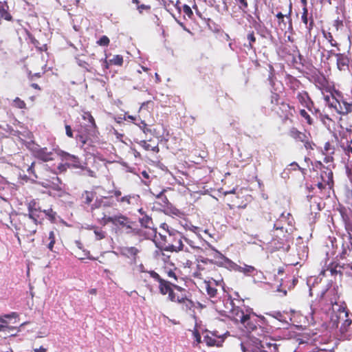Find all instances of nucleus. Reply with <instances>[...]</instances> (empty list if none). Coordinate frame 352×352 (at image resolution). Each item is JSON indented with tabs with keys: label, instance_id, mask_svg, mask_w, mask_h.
<instances>
[{
	"label": "nucleus",
	"instance_id": "nucleus-55",
	"mask_svg": "<svg viewBox=\"0 0 352 352\" xmlns=\"http://www.w3.org/2000/svg\"><path fill=\"white\" fill-rule=\"evenodd\" d=\"M192 335L195 339L193 344L197 346L201 342V335L197 330H195L192 332Z\"/></svg>",
	"mask_w": 352,
	"mask_h": 352
},
{
	"label": "nucleus",
	"instance_id": "nucleus-61",
	"mask_svg": "<svg viewBox=\"0 0 352 352\" xmlns=\"http://www.w3.org/2000/svg\"><path fill=\"white\" fill-rule=\"evenodd\" d=\"M183 12L187 15L189 18H191L193 16V12L190 8V7L188 5L183 6Z\"/></svg>",
	"mask_w": 352,
	"mask_h": 352
},
{
	"label": "nucleus",
	"instance_id": "nucleus-53",
	"mask_svg": "<svg viewBox=\"0 0 352 352\" xmlns=\"http://www.w3.org/2000/svg\"><path fill=\"white\" fill-rule=\"evenodd\" d=\"M151 9V7L150 5L141 4L137 7V10H138L140 14H142L144 11L149 12Z\"/></svg>",
	"mask_w": 352,
	"mask_h": 352
},
{
	"label": "nucleus",
	"instance_id": "nucleus-51",
	"mask_svg": "<svg viewBox=\"0 0 352 352\" xmlns=\"http://www.w3.org/2000/svg\"><path fill=\"white\" fill-rule=\"evenodd\" d=\"M137 126L145 133H151V129L147 127V124L144 120H140V122L135 123Z\"/></svg>",
	"mask_w": 352,
	"mask_h": 352
},
{
	"label": "nucleus",
	"instance_id": "nucleus-9",
	"mask_svg": "<svg viewBox=\"0 0 352 352\" xmlns=\"http://www.w3.org/2000/svg\"><path fill=\"white\" fill-rule=\"evenodd\" d=\"M104 224L112 223L116 228L124 230L126 234H131L135 232L133 228V222L129 217L121 213L113 216H106L102 218Z\"/></svg>",
	"mask_w": 352,
	"mask_h": 352
},
{
	"label": "nucleus",
	"instance_id": "nucleus-43",
	"mask_svg": "<svg viewBox=\"0 0 352 352\" xmlns=\"http://www.w3.org/2000/svg\"><path fill=\"white\" fill-rule=\"evenodd\" d=\"M175 270L176 269H170V270H166V269H164L163 270V274H164V276H166L168 278H170V279H173L175 282H177V276L175 273Z\"/></svg>",
	"mask_w": 352,
	"mask_h": 352
},
{
	"label": "nucleus",
	"instance_id": "nucleus-6",
	"mask_svg": "<svg viewBox=\"0 0 352 352\" xmlns=\"http://www.w3.org/2000/svg\"><path fill=\"white\" fill-rule=\"evenodd\" d=\"M41 224V220H36L26 214H23L20 216L19 222L15 224V228L18 234L30 236L36 234L38 226Z\"/></svg>",
	"mask_w": 352,
	"mask_h": 352
},
{
	"label": "nucleus",
	"instance_id": "nucleus-60",
	"mask_svg": "<svg viewBox=\"0 0 352 352\" xmlns=\"http://www.w3.org/2000/svg\"><path fill=\"white\" fill-rule=\"evenodd\" d=\"M45 74V72H43L42 73L38 72V73H32V72H28V79L30 81L34 80L36 78H41L42 75Z\"/></svg>",
	"mask_w": 352,
	"mask_h": 352
},
{
	"label": "nucleus",
	"instance_id": "nucleus-23",
	"mask_svg": "<svg viewBox=\"0 0 352 352\" xmlns=\"http://www.w3.org/2000/svg\"><path fill=\"white\" fill-rule=\"evenodd\" d=\"M140 250L135 247H122L120 248V254L131 260V263L136 264L139 258Z\"/></svg>",
	"mask_w": 352,
	"mask_h": 352
},
{
	"label": "nucleus",
	"instance_id": "nucleus-17",
	"mask_svg": "<svg viewBox=\"0 0 352 352\" xmlns=\"http://www.w3.org/2000/svg\"><path fill=\"white\" fill-rule=\"evenodd\" d=\"M44 208L41 204L40 199H34L30 201L28 204V212L27 215L32 218L36 219V220L43 221V219L40 218V214L43 212Z\"/></svg>",
	"mask_w": 352,
	"mask_h": 352
},
{
	"label": "nucleus",
	"instance_id": "nucleus-29",
	"mask_svg": "<svg viewBox=\"0 0 352 352\" xmlns=\"http://www.w3.org/2000/svg\"><path fill=\"white\" fill-rule=\"evenodd\" d=\"M285 80L286 85L293 93L299 89L302 85L301 82L298 79L289 74L285 75Z\"/></svg>",
	"mask_w": 352,
	"mask_h": 352
},
{
	"label": "nucleus",
	"instance_id": "nucleus-3",
	"mask_svg": "<svg viewBox=\"0 0 352 352\" xmlns=\"http://www.w3.org/2000/svg\"><path fill=\"white\" fill-rule=\"evenodd\" d=\"M294 221L291 214L287 216L282 214L280 218L274 223L272 236L280 241V244L287 241L288 236L293 232Z\"/></svg>",
	"mask_w": 352,
	"mask_h": 352
},
{
	"label": "nucleus",
	"instance_id": "nucleus-62",
	"mask_svg": "<svg viewBox=\"0 0 352 352\" xmlns=\"http://www.w3.org/2000/svg\"><path fill=\"white\" fill-rule=\"evenodd\" d=\"M65 128L66 135L69 138H73L74 133H73V130H72L71 126L69 124H65Z\"/></svg>",
	"mask_w": 352,
	"mask_h": 352
},
{
	"label": "nucleus",
	"instance_id": "nucleus-47",
	"mask_svg": "<svg viewBox=\"0 0 352 352\" xmlns=\"http://www.w3.org/2000/svg\"><path fill=\"white\" fill-rule=\"evenodd\" d=\"M83 119L88 120L89 124H87V126L97 127L96 122H95V120H94V117L92 116V115L89 112H85L84 113Z\"/></svg>",
	"mask_w": 352,
	"mask_h": 352
},
{
	"label": "nucleus",
	"instance_id": "nucleus-8",
	"mask_svg": "<svg viewBox=\"0 0 352 352\" xmlns=\"http://www.w3.org/2000/svg\"><path fill=\"white\" fill-rule=\"evenodd\" d=\"M329 107L333 108L339 114L345 115L351 111L352 104L347 102L339 91L324 96Z\"/></svg>",
	"mask_w": 352,
	"mask_h": 352
},
{
	"label": "nucleus",
	"instance_id": "nucleus-4",
	"mask_svg": "<svg viewBox=\"0 0 352 352\" xmlns=\"http://www.w3.org/2000/svg\"><path fill=\"white\" fill-rule=\"evenodd\" d=\"M168 300L172 302L177 303L181 306L184 312H189L195 307V302L191 299V294L185 288L177 285L174 291L168 296Z\"/></svg>",
	"mask_w": 352,
	"mask_h": 352
},
{
	"label": "nucleus",
	"instance_id": "nucleus-7",
	"mask_svg": "<svg viewBox=\"0 0 352 352\" xmlns=\"http://www.w3.org/2000/svg\"><path fill=\"white\" fill-rule=\"evenodd\" d=\"M166 235L160 234L162 240L164 241L163 250L168 252H179L183 250V236L181 232L176 230H168Z\"/></svg>",
	"mask_w": 352,
	"mask_h": 352
},
{
	"label": "nucleus",
	"instance_id": "nucleus-52",
	"mask_svg": "<svg viewBox=\"0 0 352 352\" xmlns=\"http://www.w3.org/2000/svg\"><path fill=\"white\" fill-rule=\"evenodd\" d=\"M97 45L100 46L107 47L110 43V40L107 36H102L99 40L96 41Z\"/></svg>",
	"mask_w": 352,
	"mask_h": 352
},
{
	"label": "nucleus",
	"instance_id": "nucleus-16",
	"mask_svg": "<svg viewBox=\"0 0 352 352\" xmlns=\"http://www.w3.org/2000/svg\"><path fill=\"white\" fill-rule=\"evenodd\" d=\"M214 262L212 259L200 257L197 260V270L193 273V277L203 278V276L208 275L210 267H212Z\"/></svg>",
	"mask_w": 352,
	"mask_h": 352
},
{
	"label": "nucleus",
	"instance_id": "nucleus-35",
	"mask_svg": "<svg viewBox=\"0 0 352 352\" xmlns=\"http://www.w3.org/2000/svg\"><path fill=\"white\" fill-rule=\"evenodd\" d=\"M96 197V192L94 191L85 190L80 197L81 201L86 205H90Z\"/></svg>",
	"mask_w": 352,
	"mask_h": 352
},
{
	"label": "nucleus",
	"instance_id": "nucleus-33",
	"mask_svg": "<svg viewBox=\"0 0 352 352\" xmlns=\"http://www.w3.org/2000/svg\"><path fill=\"white\" fill-rule=\"evenodd\" d=\"M289 135L298 142H304L308 136L306 133L300 131L295 127H292L289 131Z\"/></svg>",
	"mask_w": 352,
	"mask_h": 352
},
{
	"label": "nucleus",
	"instance_id": "nucleus-39",
	"mask_svg": "<svg viewBox=\"0 0 352 352\" xmlns=\"http://www.w3.org/2000/svg\"><path fill=\"white\" fill-rule=\"evenodd\" d=\"M238 272L243 273L246 276H251L254 274V273L256 272V270L254 266L244 264L243 266H240V270H239Z\"/></svg>",
	"mask_w": 352,
	"mask_h": 352
},
{
	"label": "nucleus",
	"instance_id": "nucleus-11",
	"mask_svg": "<svg viewBox=\"0 0 352 352\" xmlns=\"http://www.w3.org/2000/svg\"><path fill=\"white\" fill-rule=\"evenodd\" d=\"M223 315L236 323H240L245 316L243 308L236 305L234 300L228 298L224 302V309L221 310Z\"/></svg>",
	"mask_w": 352,
	"mask_h": 352
},
{
	"label": "nucleus",
	"instance_id": "nucleus-10",
	"mask_svg": "<svg viewBox=\"0 0 352 352\" xmlns=\"http://www.w3.org/2000/svg\"><path fill=\"white\" fill-rule=\"evenodd\" d=\"M99 132L97 127L80 126V129L78 130V133L76 136V139L80 142V146L82 148L86 144L91 146L93 144L99 141L98 138Z\"/></svg>",
	"mask_w": 352,
	"mask_h": 352
},
{
	"label": "nucleus",
	"instance_id": "nucleus-30",
	"mask_svg": "<svg viewBox=\"0 0 352 352\" xmlns=\"http://www.w3.org/2000/svg\"><path fill=\"white\" fill-rule=\"evenodd\" d=\"M258 344H260V349L262 352H278L279 345L274 341L258 340Z\"/></svg>",
	"mask_w": 352,
	"mask_h": 352
},
{
	"label": "nucleus",
	"instance_id": "nucleus-44",
	"mask_svg": "<svg viewBox=\"0 0 352 352\" xmlns=\"http://www.w3.org/2000/svg\"><path fill=\"white\" fill-rule=\"evenodd\" d=\"M109 60L111 65L117 66H122L124 63L123 56L119 54L113 56V58Z\"/></svg>",
	"mask_w": 352,
	"mask_h": 352
},
{
	"label": "nucleus",
	"instance_id": "nucleus-31",
	"mask_svg": "<svg viewBox=\"0 0 352 352\" xmlns=\"http://www.w3.org/2000/svg\"><path fill=\"white\" fill-rule=\"evenodd\" d=\"M301 20L305 25L308 34L311 35V30L314 26V21L312 16L308 19V8H302Z\"/></svg>",
	"mask_w": 352,
	"mask_h": 352
},
{
	"label": "nucleus",
	"instance_id": "nucleus-24",
	"mask_svg": "<svg viewBox=\"0 0 352 352\" xmlns=\"http://www.w3.org/2000/svg\"><path fill=\"white\" fill-rule=\"evenodd\" d=\"M139 200V195L129 194L122 196L120 199L118 200V204L122 208L128 209L131 206L137 205Z\"/></svg>",
	"mask_w": 352,
	"mask_h": 352
},
{
	"label": "nucleus",
	"instance_id": "nucleus-41",
	"mask_svg": "<svg viewBox=\"0 0 352 352\" xmlns=\"http://www.w3.org/2000/svg\"><path fill=\"white\" fill-rule=\"evenodd\" d=\"M299 114L302 118H303L308 125H313L314 124V119L305 109H302L299 111Z\"/></svg>",
	"mask_w": 352,
	"mask_h": 352
},
{
	"label": "nucleus",
	"instance_id": "nucleus-48",
	"mask_svg": "<svg viewBox=\"0 0 352 352\" xmlns=\"http://www.w3.org/2000/svg\"><path fill=\"white\" fill-rule=\"evenodd\" d=\"M335 148L329 142H327L324 146L323 153L325 155L333 154Z\"/></svg>",
	"mask_w": 352,
	"mask_h": 352
},
{
	"label": "nucleus",
	"instance_id": "nucleus-57",
	"mask_svg": "<svg viewBox=\"0 0 352 352\" xmlns=\"http://www.w3.org/2000/svg\"><path fill=\"white\" fill-rule=\"evenodd\" d=\"M96 239L101 240L105 237L106 233L101 229H96L94 230Z\"/></svg>",
	"mask_w": 352,
	"mask_h": 352
},
{
	"label": "nucleus",
	"instance_id": "nucleus-14",
	"mask_svg": "<svg viewBox=\"0 0 352 352\" xmlns=\"http://www.w3.org/2000/svg\"><path fill=\"white\" fill-rule=\"evenodd\" d=\"M311 81L318 89L322 91V92L325 91L330 94L331 93V82L322 72L320 71L314 72L311 76Z\"/></svg>",
	"mask_w": 352,
	"mask_h": 352
},
{
	"label": "nucleus",
	"instance_id": "nucleus-2",
	"mask_svg": "<svg viewBox=\"0 0 352 352\" xmlns=\"http://www.w3.org/2000/svg\"><path fill=\"white\" fill-rule=\"evenodd\" d=\"M270 100V104L267 107H263L265 113H268V111L274 112L283 123L293 122V118L296 112L294 106L285 101L280 100V96L276 92L271 93Z\"/></svg>",
	"mask_w": 352,
	"mask_h": 352
},
{
	"label": "nucleus",
	"instance_id": "nucleus-45",
	"mask_svg": "<svg viewBox=\"0 0 352 352\" xmlns=\"http://www.w3.org/2000/svg\"><path fill=\"white\" fill-rule=\"evenodd\" d=\"M235 3L238 6L239 9L244 12L248 10V0H234Z\"/></svg>",
	"mask_w": 352,
	"mask_h": 352
},
{
	"label": "nucleus",
	"instance_id": "nucleus-12",
	"mask_svg": "<svg viewBox=\"0 0 352 352\" xmlns=\"http://www.w3.org/2000/svg\"><path fill=\"white\" fill-rule=\"evenodd\" d=\"M240 324L248 333L256 331L258 328H261L265 324V318L258 316L255 313L249 310L245 311V316L241 321Z\"/></svg>",
	"mask_w": 352,
	"mask_h": 352
},
{
	"label": "nucleus",
	"instance_id": "nucleus-40",
	"mask_svg": "<svg viewBox=\"0 0 352 352\" xmlns=\"http://www.w3.org/2000/svg\"><path fill=\"white\" fill-rule=\"evenodd\" d=\"M324 37L328 41L332 47H335L338 50H340L339 43L334 39L332 34L329 32L322 31Z\"/></svg>",
	"mask_w": 352,
	"mask_h": 352
},
{
	"label": "nucleus",
	"instance_id": "nucleus-38",
	"mask_svg": "<svg viewBox=\"0 0 352 352\" xmlns=\"http://www.w3.org/2000/svg\"><path fill=\"white\" fill-rule=\"evenodd\" d=\"M204 340L208 346H220V341L216 340V338H214V335L213 333H212L211 335H206L204 338Z\"/></svg>",
	"mask_w": 352,
	"mask_h": 352
},
{
	"label": "nucleus",
	"instance_id": "nucleus-25",
	"mask_svg": "<svg viewBox=\"0 0 352 352\" xmlns=\"http://www.w3.org/2000/svg\"><path fill=\"white\" fill-rule=\"evenodd\" d=\"M205 288L207 292V294L210 298H215L217 296L218 291L216 288V286L221 285V281H217L212 278L209 280H205Z\"/></svg>",
	"mask_w": 352,
	"mask_h": 352
},
{
	"label": "nucleus",
	"instance_id": "nucleus-1",
	"mask_svg": "<svg viewBox=\"0 0 352 352\" xmlns=\"http://www.w3.org/2000/svg\"><path fill=\"white\" fill-rule=\"evenodd\" d=\"M27 171L30 176H34L39 180V183L45 188H52L54 190L61 191V180L58 177V173L52 170L47 164L43 163L32 162L30 166L27 165Z\"/></svg>",
	"mask_w": 352,
	"mask_h": 352
},
{
	"label": "nucleus",
	"instance_id": "nucleus-32",
	"mask_svg": "<svg viewBox=\"0 0 352 352\" xmlns=\"http://www.w3.org/2000/svg\"><path fill=\"white\" fill-rule=\"evenodd\" d=\"M8 5L6 1H0V21L1 20H6L10 21L12 20V16L8 12Z\"/></svg>",
	"mask_w": 352,
	"mask_h": 352
},
{
	"label": "nucleus",
	"instance_id": "nucleus-46",
	"mask_svg": "<svg viewBox=\"0 0 352 352\" xmlns=\"http://www.w3.org/2000/svg\"><path fill=\"white\" fill-rule=\"evenodd\" d=\"M12 105L14 107L17 109H26V103L24 100H21L19 97H16L15 99H14Z\"/></svg>",
	"mask_w": 352,
	"mask_h": 352
},
{
	"label": "nucleus",
	"instance_id": "nucleus-21",
	"mask_svg": "<svg viewBox=\"0 0 352 352\" xmlns=\"http://www.w3.org/2000/svg\"><path fill=\"white\" fill-rule=\"evenodd\" d=\"M292 3L289 2L288 6V10L287 13L283 14L281 12H278L276 16L277 18L278 25L280 27L281 29H285L287 26V23L285 21V18L287 21L290 27L292 26Z\"/></svg>",
	"mask_w": 352,
	"mask_h": 352
},
{
	"label": "nucleus",
	"instance_id": "nucleus-64",
	"mask_svg": "<svg viewBox=\"0 0 352 352\" xmlns=\"http://www.w3.org/2000/svg\"><path fill=\"white\" fill-rule=\"evenodd\" d=\"M250 352H262L260 349V344H258V341H255L253 346L251 347Z\"/></svg>",
	"mask_w": 352,
	"mask_h": 352
},
{
	"label": "nucleus",
	"instance_id": "nucleus-59",
	"mask_svg": "<svg viewBox=\"0 0 352 352\" xmlns=\"http://www.w3.org/2000/svg\"><path fill=\"white\" fill-rule=\"evenodd\" d=\"M102 62V67L104 70V72H106L109 69L110 65H111V63H110L109 60H107V56L106 55L104 59L101 60Z\"/></svg>",
	"mask_w": 352,
	"mask_h": 352
},
{
	"label": "nucleus",
	"instance_id": "nucleus-49",
	"mask_svg": "<svg viewBox=\"0 0 352 352\" xmlns=\"http://www.w3.org/2000/svg\"><path fill=\"white\" fill-rule=\"evenodd\" d=\"M109 193L111 194V195L109 196V197H115L116 199V201L118 203V200L120 199V198L122 197V192L120 189H118V188H114L111 191L109 192Z\"/></svg>",
	"mask_w": 352,
	"mask_h": 352
},
{
	"label": "nucleus",
	"instance_id": "nucleus-58",
	"mask_svg": "<svg viewBox=\"0 0 352 352\" xmlns=\"http://www.w3.org/2000/svg\"><path fill=\"white\" fill-rule=\"evenodd\" d=\"M248 40L249 41V47L252 49L253 43L256 41V37L253 31L248 34Z\"/></svg>",
	"mask_w": 352,
	"mask_h": 352
},
{
	"label": "nucleus",
	"instance_id": "nucleus-50",
	"mask_svg": "<svg viewBox=\"0 0 352 352\" xmlns=\"http://www.w3.org/2000/svg\"><path fill=\"white\" fill-rule=\"evenodd\" d=\"M49 240L50 243L47 245V248L50 251H53V248L55 244L56 240H55V234L53 231L50 232L49 233Z\"/></svg>",
	"mask_w": 352,
	"mask_h": 352
},
{
	"label": "nucleus",
	"instance_id": "nucleus-20",
	"mask_svg": "<svg viewBox=\"0 0 352 352\" xmlns=\"http://www.w3.org/2000/svg\"><path fill=\"white\" fill-rule=\"evenodd\" d=\"M333 54L336 58L337 69L340 72H349L350 63L352 62L350 58L344 53H336Z\"/></svg>",
	"mask_w": 352,
	"mask_h": 352
},
{
	"label": "nucleus",
	"instance_id": "nucleus-36",
	"mask_svg": "<svg viewBox=\"0 0 352 352\" xmlns=\"http://www.w3.org/2000/svg\"><path fill=\"white\" fill-rule=\"evenodd\" d=\"M340 147L342 148L345 155H346L349 157H352V143L351 140L350 141L346 140V142H342L341 140L340 142Z\"/></svg>",
	"mask_w": 352,
	"mask_h": 352
},
{
	"label": "nucleus",
	"instance_id": "nucleus-34",
	"mask_svg": "<svg viewBox=\"0 0 352 352\" xmlns=\"http://www.w3.org/2000/svg\"><path fill=\"white\" fill-rule=\"evenodd\" d=\"M344 319V315L342 313V307L338 309V312L333 313L330 319V324L333 328H338L340 320Z\"/></svg>",
	"mask_w": 352,
	"mask_h": 352
},
{
	"label": "nucleus",
	"instance_id": "nucleus-26",
	"mask_svg": "<svg viewBox=\"0 0 352 352\" xmlns=\"http://www.w3.org/2000/svg\"><path fill=\"white\" fill-rule=\"evenodd\" d=\"M212 250L214 252V257L215 258H221L224 261L225 264L226 265L227 267H228L230 270H234L235 272H238L239 270H240V265H237L232 261H231L230 258L226 257L223 254H221L220 252L217 250L215 248H212L210 245H209Z\"/></svg>",
	"mask_w": 352,
	"mask_h": 352
},
{
	"label": "nucleus",
	"instance_id": "nucleus-18",
	"mask_svg": "<svg viewBox=\"0 0 352 352\" xmlns=\"http://www.w3.org/2000/svg\"><path fill=\"white\" fill-rule=\"evenodd\" d=\"M57 154L63 161H66V162L69 163L71 168L83 169V166L80 164V160L78 156L62 150H59Z\"/></svg>",
	"mask_w": 352,
	"mask_h": 352
},
{
	"label": "nucleus",
	"instance_id": "nucleus-5",
	"mask_svg": "<svg viewBox=\"0 0 352 352\" xmlns=\"http://www.w3.org/2000/svg\"><path fill=\"white\" fill-rule=\"evenodd\" d=\"M315 168L319 170L317 171L316 175L313 178L316 186L320 190H322L327 186L329 189H332L334 184L332 170L328 166H325L320 162L316 163Z\"/></svg>",
	"mask_w": 352,
	"mask_h": 352
},
{
	"label": "nucleus",
	"instance_id": "nucleus-63",
	"mask_svg": "<svg viewBox=\"0 0 352 352\" xmlns=\"http://www.w3.org/2000/svg\"><path fill=\"white\" fill-rule=\"evenodd\" d=\"M180 262L184 267L190 268L193 265V262L190 259H184Z\"/></svg>",
	"mask_w": 352,
	"mask_h": 352
},
{
	"label": "nucleus",
	"instance_id": "nucleus-28",
	"mask_svg": "<svg viewBox=\"0 0 352 352\" xmlns=\"http://www.w3.org/2000/svg\"><path fill=\"white\" fill-rule=\"evenodd\" d=\"M342 313L344 315V319L342 320L340 331L341 334H344L349 331V329L352 324V320L349 317V310L346 307H342Z\"/></svg>",
	"mask_w": 352,
	"mask_h": 352
},
{
	"label": "nucleus",
	"instance_id": "nucleus-37",
	"mask_svg": "<svg viewBox=\"0 0 352 352\" xmlns=\"http://www.w3.org/2000/svg\"><path fill=\"white\" fill-rule=\"evenodd\" d=\"M151 140H149V142L146 140H142L140 142V145L143 147L146 151H151L153 152H158L159 148L157 144H153L151 143Z\"/></svg>",
	"mask_w": 352,
	"mask_h": 352
},
{
	"label": "nucleus",
	"instance_id": "nucleus-19",
	"mask_svg": "<svg viewBox=\"0 0 352 352\" xmlns=\"http://www.w3.org/2000/svg\"><path fill=\"white\" fill-rule=\"evenodd\" d=\"M140 223L142 227L148 229L146 234V238L152 239L157 236V229L154 228V224L152 218L149 216L144 214L143 217L140 219Z\"/></svg>",
	"mask_w": 352,
	"mask_h": 352
},
{
	"label": "nucleus",
	"instance_id": "nucleus-27",
	"mask_svg": "<svg viewBox=\"0 0 352 352\" xmlns=\"http://www.w3.org/2000/svg\"><path fill=\"white\" fill-rule=\"evenodd\" d=\"M35 157L43 162L52 161L54 159V155L52 151H48L47 148H41L34 152Z\"/></svg>",
	"mask_w": 352,
	"mask_h": 352
},
{
	"label": "nucleus",
	"instance_id": "nucleus-13",
	"mask_svg": "<svg viewBox=\"0 0 352 352\" xmlns=\"http://www.w3.org/2000/svg\"><path fill=\"white\" fill-rule=\"evenodd\" d=\"M150 277L158 282V289L160 293L163 295H168L170 296V294L174 291L175 286L177 285L175 283H173L171 280L162 278L158 273L153 270L148 272Z\"/></svg>",
	"mask_w": 352,
	"mask_h": 352
},
{
	"label": "nucleus",
	"instance_id": "nucleus-56",
	"mask_svg": "<svg viewBox=\"0 0 352 352\" xmlns=\"http://www.w3.org/2000/svg\"><path fill=\"white\" fill-rule=\"evenodd\" d=\"M68 168H71V167L67 162L60 163L57 166L58 173H65Z\"/></svg>",
	"mask_w": 352,
	"mask_h": 352
},
{
	"label": "nucleus",
	"instance_id": "nucleus-22",
	"mask_svg": "<svg viewBox=\"0 0 352 352\" xmlns=\"http://www.w3.org/2000/svg\"><path fill=\"white\" fill-rule=\"evenodd\" d=\"M342 269L343 266H341L339 263L333 262L331 263L327 267L326 270L321 272L320 274L322 276H325V273L329 272L331 276L334 277V280H336L337 278L341 280L342 277Z\"/></svg>",
	"mask_w": 352,
	"mask_h": 352
},
{
	"label": "nucleus",
	"instance_id": "nucleus-42",
	"mask_svg": "<svg viewBox=\"0 0 352 352\" xmlns=\"http://www.w3.org/2000/svg\"><path fill=\"white\" fill-rule=\"evenodd\" d=\"M43 213L45 214V217L52 223H54L56 221V212L53 210L52 207H50L48 208H44L43 210Z\"/></svg>",
	"mask_w": 352,
	"mask_h": 352
},
{
	"label": "nucleus",
	"instance_id": "nucleus-15",
	"mask_svg": "<svg viewBox=\"0 0 352 352\" xmlns=\"http://www.w3.org/2000/svg\"><path fill=\"white\" fill-rule=\"evenodd\" d=\"M296 98L298 102L302 107L307 109V110L311 112L312 115H316L317 113H320V110L315 107L314 102L307 91L302 90L298 92Z\"/></svg>",
	"mask_w": 352,
	"mask_h": 352
},
{
	"label": "nucleus",
	"instance_id": "nucleus-54",
	"mask_svg": "<svg viewBox=\"0 0 352 352\" xmlns=\"http://www.w3.org/2000/svg\"><path fill=\"white\" fill-rule=\"evenodd\" d=\"M302 142L304 144L305 148L307 150H314V149L315 144L312 141L309 140V136H307L306 138L305 141Z\"/></svg>",
	"mask_w": 352,
	"mask_h": 352
}]
</instances>
